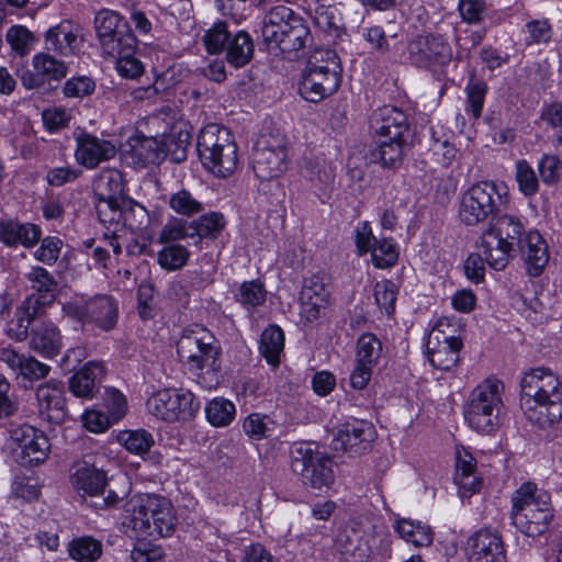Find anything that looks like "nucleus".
Returning a JSON list of instances; mask_svg holds the SVG:
<instances>
[{
  "instance_id": "28",
  "label": "nucleus",
  "mask_w": 562,
  "mask_h": 562,
  "mask_svg": "<svg viewBox=\"0 0 562 562\" xmlns=\"http://www.w3.org/2000/svg\"><path fill=\"white\" fill-rule=\"evenodd\" d=\"M41 238V229L31 223L18 221L0 222V241L9 247L23 245L26 248L33 247Z\"/></svg>"
},
{
  "instance_id": "38",
  "label": "nucleus",
  "mask_w": 562,
  "mask_h": 562,
  "mask_svg": "<svg viewBox=\"0 0 562 562\" xmlns=\"http://www.w3.org/2000/svg\"><path fill=\"white\" fill-rule=\"evenodd\" d=\"M191 143V134L188 130H179L176 133L161 137L164 157H169L173 162H182L187 159L188 147Z\"/></svg>"
},
{
  "instance_id": "27",
  "label": "nucleus",
  "mask_w": 562,
  "mask_h": 562,
  "mask_svg": "<svg viewBox=\"0 0 562 562\" xmlns=\"http://www.w3.org/2000/svg\"><path fill=\"white\" fill-rule=\"evenodd\" d=\"M0 359L14 373L20 374L30 381L44 379L50 371V368L47 364L40 362L32 356L19 353L11 348L3 349L1 351Z\"/></svg>"
},
{
  "instance_id": "10",
  "label": "nucleus",
  "mask_w": 562,
  "mask_h": 562,
  "mask_svg": "<svg viewBox=\"0 0 562 562\" xmlns=\"http://www.w3.org/2000/svg\"><path fill=\"white\" fill-rule=\"evenodd\" d=\"M503 390L499 380L486 379L471 392L464 407V418L471 428L484 434L498 428Z\"/></svg>"
},
{
  "instance_id": "16",
  "label": "nucleus",
  "mask_w": 562,
  "mask_h": 562,
  "mask_svg": "<svg viewBox=\"0 0 562 562\" xmlns=\"http://www.w3.org/2000/svg\"><path fill=\"white\" fill-rule=\"evenodd\" d=\"M407 61L418 68L432 69L452 58L450 44L438 34L419 35L407 43Z\"/></svg>"
},
{
  "instance_id": "20",
  "label": "nucleus",
  "mask_w": 562,
  "mask_h": 562,
  "mask_svg": "<svg viewBox=\"0 0 562 562\" xmlns=\"http://www.w3.org/2000/svg\"><path fill=\"white\" fill-rule=\"evenodd\" d=\"M40 415L44 420L60 424L67 416L65 385L60 381L52 380L38 385L36 389Z\"/></svg>"
},
{
  "instance_id": "42",
  "label": "nucleus",
  "mask_w": 562,
  "mask_h": 562,
  "mask_svg": "<svg viewBox=\"0 0 562 562\" xmlns=\"http://www.w3.org/2000/svg\"><path fill=\"white\" fill-rule=\"evenodd\" d=\"M76 40L77 36L69 30L68 25L58 24L46 32V49L60 55H68L72 53V44Z\"/></svg>"
},
{
  "instance_id": "34",
  "label": "nucleus",
  "mask_w": 562,
  "mask_h": 562,
  "mask_svg": "<svg viewBox=\"0 0 562 562\" xmlns=\"http://www.w3.org/2000/svg\"><path fill=\"white\" fill-rule=\"evenodd\" d=\"M302 172L319 190L330 186L335 180V168L324 157L305 159Z\"/></svg>"
},
{
  "instance_id": "2",
  "label": "nucleus",
  "mask_w": 562,
  "mask_h": 562,
  "mask_svg": "<svg viewBox=\"0 0 562 562\" xmlns=\"http://www.w3.org/2000/svg\"><path fill=\"white\" fill-rule=\"evenodd\" d=\"M369 123L373 137L370 160L384 169H398L409 149L407 114L400 108L383 105L372 112Z\"/></svg>"
},
{
  "instance_id": "48",
  "label": "nucleus",
  "mask_w": 562,
  "mask_h": 562,
  "mask_svg": "<svg viewBox=\"0 0 562 562\" xmlns=\"http://www.w3.org/2000/svg\"><path fill=\"white\" fill-rule=\"evenodd\" d=\"M373 265L379 269L393 267L398 259V250L392 238L376 240L371 249Z\"/></svg>"
},
{
  "instance_id": "7",
  "label": "nucleus",
  "mask_w": 562,
  "mask_h": 562,
  "mask_svg": "<svg viewBox=\"0 0 562 562\" xmlns=\"http://www.w3.org/2000/svg\"><path fill=\"white\" fill-rule=\"evenodd\" d=\"M512 524L528 537L543 535L553 519L550 496L546 492L537 493L533 483L522 484L512 496Z\"/></svg>"
},
{
  "instance_id": "44",
  "label": "nucleus",
  "mask_w": 562,
  "mask_h": 562,
  "mask_svg": "<svg viewBox=\"0 0 562 562\" xmlns=\"http://www.w3.org/2000/svg\"><path fill=\"white\" fill-rule=\"evenodd\" d=\"M113 45V47H106L105 42L101 43V48L104 54L117 58L120 56H127L130 54H135L137 40L132 32L131 26L126 27V32L120 31L115 35L110 37L109 45Z\"/></svg>"
},
{
  "instance_id": "8",
  "label": "nucleus",
  "mask_w": 562,
  "mask_h": 562,
  "mask_svg": "<svg viewBox=\"0 0 562 562\" xmlns=\"http://www.w3.org/2000/svg\"><path fill=\"white\" fill-rule=\"evenodd\" d=\"M196 151L202 166L215 177L227 178L237 169V145L227 127L204 126L198 135Z\"/></svg>"
},
{
  "instance_id": "26",
  "label": "nucleus",
  "mask_w": 562,
  "mask_h": 562,
  "mask_svg": "<svg viewBox=\"0 0 562 562\" xmlns=\"http://www.w3.org/2000/svg\"><path fill=\"white\" fill-rule=\"evenodd\" d=\"M117 439L128 452L142 457L153 465L162 464L164 456L150 450L155 445V439L149 431L145 429L125 430L119 435Z\"/></svg>"
},
{
  "instance_id": "61",
  "label": "nucleus",
  "mask_w": 562,
  "mask_h": 562,
  "mask_svg": "<svg viewBox=\"0 0 562 562\" xmlns=\"http://www.w3.org/2000/svg\"><path fill=\"white\" fill-rule=\"evenodd\" d=\"M95 85L91 78L77 77L67 80L64 85V94L68 98H83L94 91Z\"/></svg>"
},
{
  "instance_id": "40",
  "label": "nucleus",
  "mask_w": 562,
  "mask_h": 562,
  "mask_svg": "<svg viewBox=\"0 0 562 562\" xmlns=\"http://www.w3.org/2000/svg\"><path fill=\"white\" fill-rule=\"evenodd\" d=\"M132 153L137 164L142 166L156 164L164 158L161 138L142 136L135 139Z\"/></svg>"
},
{
  "instance_id": "22",
  "label": "nucleus",
  "mask_w": 562,
  "mask_h": 562,
  "mask_svg": "<svg viewBox=\"0 0 562 562\" xmlns=\"http://www.w3.org/2000/svg\"><path fill=\"white\" fill-rule=\"evenodd\" d=\"M469 542L472 562H507L504 541L499 533L490 529L480 530Z\"/></svg>"
},
{
  "instance_id": "62",
  "label": "nucleus",
  "mask_w": 562,
  "mask_h": 562,
  "mask_svg": "<svg viewBox=\"0 0 562 562\" xmlns=\"http://www.w3.org/2000/svg\"><path fill=\"white\" fill-rule=\"evenodd\" d=\"M142 539L132 551L133 562H159L164 557L162 549Z\"/></svg>"
},
{
  "instance_id": "18",
  "label": "nucleus",
  "mask_w": 562,
  "mask_h": 562,
  "mask_svg": "<svg viewBox=\"0 0 562 562\" xmlns=\"http://www.w3.org/2000/svg\"><path fill=\"white\" fill-rule=\"evenodd\" d=\"M376 437L372 423L364 419L347 422L337 429L331 441L335 451L360 456L368 451Z\"/></svg>"
},
{
  "instance_id": "9",
  "label": "nucleus",
  "mask_w": 562,
  "mask_h": 562,
  "mask_svg": "<svg viewBox=\"0 0 562 562\" xmlns=\"http://www.w3.org/2000/svg\"><path fill=\"white\" fill-rule=\"evenodd\" d=\"M290 468L301 483L312 490L329 487L335 480L331 458L314 441L294 442L290 449Z\"/></svg>"
},
{
  "instance_id": "15",
  "label": "nucleus",
  "mask_w": 562,
  "mask_h": 562,
  "mask_svg": "<svg viewBox=\"0 0 562 562\" xmlns=\"http://www.w3.org/2000/svg\"><path fill=\"white\" fill-rule=\"evenodd\" d=\"M65 313L81 323H90L103 331L115 328L119 318L117 302L110 295L101 294L82 304L68 303Z\"/></svg>"
},
{
  "instance_id": "19",
  "label": "nucleus",
  "mask_w": 562,
  "mask_h": 562,
  "mask_svg": "<svg viewBox=\"0 0 562 562\" xmlns=\"http://www.w3.org/2000/svg\"><path fill=\"white\" fill-rule=\"evenodd\" d=\"M329 277L325 272H316L304 278L300 292L301 315L306 322H314L321 316V311L329 304Z\"/></svg>"
},
{
  "instance_id": "29",
  "label": "nucleus",
  "mask_w": 562,
  "mask_h": 562,
  "mask_svg": "<svg viewBox=\"0 0 562 562\" xmlns=\"http://www.w3.org/2000/svg\"><path fill=\"white\" fill-rule=\"evenodd\" d=\"M31 349L45 358H54L60 351L61 337L53 323H42L32 330Z\"/></svg>"
},
{
  "instance_id": "13",
  "label": "nucleus",
  "mask_w": 562,
  "mask_h": 562,
  "mask_svg": "<svg viewBox=\"0 0 562 562\" xmlns=\"http://www.w3.org/2000/svg\"><path fill=\"white\" fill-rule=\"evenodd\" d=\"M325 68H305L299 85V92L308 102L317 103L334 94L340 87L342 67L337 54H329Z\"/></svg>"
},
{
  "instance_id": "52",
  "label": "nucleus",
  "mask_w": 562,
  "mask_h": 562,
  "mask_svg": "<svg viewBox=\"0 0 562 562\" xmlns=\"http://www.w3.org/2000/svg\"><path fill=\"white\" fill-rule=\"evenodd\" d=\"M266 290L258 281L244 282L236 294L237 301L247 310L257 307L266 301Z\"/></svg>"
},
{
  "instance_id": "30",
  "label": "nucleus",
  "mask_w": 562,
  "mask_h": 562,
  "mask_svg": "<svg viewBox=\"0 0 562 562\" xmlns=\"http://www.w3.org/2000/svg\"><path fill=\"white\" fill-rule=\"evenodd\" d=\"M40 300L29 296L14 312V317L9 322L7 334L16 341H23L29 336V328L37 316Z\"/></svg>"
},
{
  "instance_id": "31",
  "label": "nucleus",
  "mask_w": 562,
  "mask_h": 562,
  "mask_svg": "<svg viewBox=\"0 0 562 562\" xmlns=\"http://www.w3.org/2000/svg\"><path fill=\"white\" fill-rule=\"evenodd\" d=\"M92 187L95 200L122 201L126 198L123 175L116 169L102 170L93 180Z\"/></svg>"
},
{
  "instance_id": "41",
  "label": "nucleus",
  "mask_w": 562,
  "mask_h": 562,
  "mask_svg": "<svg viewBox=\"0 0 562 562\" xmlns=\"http://www.w3.org/2000/svg\"><path fill=\"white\" fill-rule=\"evenodd\" d=\"M68 551L77 562H95L102 554V543L92 537H80L69 542Z\"/></svg>"
},
{
  "instance_id": "1",
  "label": "nucleus",
  "mask_w": 562,
  "mask_h": 562,
  "mask_svg": "<svg viewBox=\"0 0 562 562\" xmlns=\"http://www.w3.org/2000/svg\"><path fill=\"white\" fill-rule=\"evenodd\" d=\"M483 254L494 270H503L520 255L531 277L542 273L549 261L548 245L537 231H527L515 215L502 214L483 233Z\"/></svg>"
},
{
  "instance_id": "4",
  "label": "nucleus",
  "mask_w": 562,
  "mask_h": 562,
  "mask_svg": "<svg viewBox=\"0 0 562 562\" xmlns=\"http://www.w3.org/2000/svg\"><path fill=\"white\" fill-rule=\"evenodd\" d=\"M263 43L276 47L286 59L294 60L306 54L313 36L306 20L285 5H276L263 18Z\"/></svg>"
},
{
  "instance_id": "55",
  "label": "nucleus",
  "mask_w": 562,
  "mask_h": 562,
  "mask_svg": "<svg viewBox=\"0 0 562 562\" xmlns=\"http://www.w3.org/2000/svg\"><path fill=\"white\" fill-rule=\"evenodd\" d=\"M516 180L518 182L519 190L526 196L536 194L539 189L536 172L526 160H518L516 162Z\"/></svg>"
},
{
  "instance_id": "23",
  "label": "nucleus",
  "mask_w": 562,
  "mask_h": 562,
  "mask_svg": "<svg viewBox=\"0 0 562 562\" xmlns=\"http://www.w3.org/2000/svg\"><path fill=\"white\" fill-rule=\"evenodd\" d=\"M77 143L76 158L80 165L89 169L98 167L99 164L108 161L116 155V148L110 140L101 139L92 134H82L78 137Z\"/></svg>"
},
{
  "instance_id": "33",
  "label": "nucleus",
  "mask_w": 562,
  "mask_h": 562,
  "mask_svg": "<svg viewBox=\"0 0 562 562\" xmlns=\"http://www.w3.org/2000/svg\"><path fill=\"white\" fill-rule=\"evenodd\" d=\"M126 27H130L128 22L114 11L101 10L94 18V29L99 42L100 44L105 42L108 48L113 47L112 44L109 45L110 37L122 30L126 32Z\"/></svg>"
},
{
  "instance_id": "57",
  "label": "nucleus",
  "mask_w": 562,
  "mask_h": 562,
  "mask_svg": "<svg viewBox=\"0 0 562 562\" xmlns=\"http://www.w3.org/2000/svg\"><path fill=\"white\" fill-rule=\"evenodd\" d=\"M184 238H194L192 222L187 224L182 221H175L164 226L159 239L162 244L173 243Z\"/></svg>"
},
{
  "instance_id": "24",
  "label": "nucleus",
  "mask_w": 562,
  "mask_h": 562,
  "mask_svg": "<svg viewBox=\"0 0 562 562\" xmlns=\"http://www.w3.org/2000/svg\"><path fill=\"white\" fill-rule=\"evenodd\" d=\"M104 374L102 362L89 361L69 379V391L76 397L92 398L99 392Z\"/></svg>"
},
{
  "instance_id": "35",
  "label": "nucleus",
  "mask_w": 562,
  "mask_h": 562,
  "mask_svg": "<svg viewBox=\"0 0 562 562\" xmlns=\"http://www.w3.org/2000/svg\"><path fill=\"white\" fill-rule=\"evenodd\" d=\"M340 553L352 562H366L370 557L368 542L353 529L345 530L337 537Z\"/></svg>"
},
{
  "instance_id": "32",
  "label": "nucleus",
  "mask_w": 562,
  "mask_h": 562,
  "mask_svg": "<svg viewBox=\"0 0 562 562\" xmlns=\"http://www.w3.org/2000/svg\"><path fill=\"white\" fill-rule=\"evenodd\" d=\"M226 60L234 68H241L248 65L255 54V44L250 34L246 31H238L231 35L226 46Z\"/></svg>"
},
{
  "instance_id": "56",
  "label": "nucleus",
  "mask_w": 562,
  "mask_h": 562,
  "mask_svg": "<svg viewBox=\"0 0 562 562\" xmlns=\"http://www.w3.org/2000/svg\"><path fill=\"white\" fill-rule=\"evenodd\" d=\"M269 423L268 416L254 413L245 418L243 429L250 439L261 440L268 436Z\"/></svg>"
},
{
  "instance_id": "49",
  "label": "nucleus",
  "mask_w": 562,
  "mask_h": 562,
  "mask_svg": "<svg viewBox=\"0 0 562 562\" xmlns=\"http://www.w3.org/2000/svg\"><path fill=\"white\" fill-rule=\"evenodd\" d=\"M232 33L228 31V25L224 21L215 23L203 35V43L205 49L210 54H220L225 52Z\"/></svg>"
},
{
  "instance_id": "47",
  "label": "nucleus",
  "mask_w": 562,
  "mask_h": 562,
  "mask_svg": "<svg viewBox=\"0 0 562 562\" xmlns=\"http://www.w3.org/2000/svg\"><path fill=\"white\" fill-rule=\"evenodd\" d=\"M122 217L123 225L131 228L132 231H140L146 228L149 223V215L147 210L134 202L131 199L125 198L122 200Z\"/></svg>"
},
{
  "instance_id": "5",
  "label": "nucleus",
  "mask_w": 562,
  "mask_h": 562,
  "mask_svg": "<svg viewBox=\"0 0 562 562\" xmlns=\"http://www.w3.org/2000/svg\"><path fill=\"white\" fill-rule=\"evenodd\" d=\"M177 352L203 387L213 389L221 383L220 350L215 346V337L207 329H186L177 342Z\"/></svg>"
},
{
  "instance_id": "53",
  "label": "nucleus",
  "mask_w": 562,
  "mask_h": 562,
  "mask_svg": "<svg viewBox=\"0 0 562 562\" xmlns=\"http://www.w3.org/2000/svg\"><path fill=\"white\" fill-rule=\"evenodd\" d=\"M357 346V361L374 366L381 356V341L373 334L367 333L360 336Z\"/></svg>"
},
{
  "instance_id": "21",
  "label": "nucleus",
  "mask_w": 562,
  "mask_h": 562,
  "mask_svg": "<svg viewBox=\"0 0 562 562\" xmlns=\"http://www.w3.org/2000/svg\"><path fill=\"white\" fill-rule=\"evenodd\" d=\"M252 169L261 180L279 177L286 169V149L283 145H258L252 153Z\"/></svg>"
},
{
  "instance_id": "17",
  "label": "nucleus",
  "mask_w": 562,
  "mask_h": 562,
  "mask_svg": "<svg viewBox=\"0 0 562 562\" xmlns=\"http://www.w3.org/2000/svg\"><path fill=\"white\" fill-rule=\"evenodd\" d=\"M11 439L16 443L14 454L23 467L42 463L48 457L50 443L42 430L30 425H22L11 432Z\"/></svg>"
},
{
  "instance_id": "43",
  "label": "nucleus",
  "mask_w": 562,
  "mask_h": 562,
  "mask_svg": "<svg viewBox=\"0 0 562 562\" xmlns=\"http://www.w3.org/2000/svg\"><path fill=\"white\" fill-rule=\"evenodd\" d=\"M34 70L42 75L43 80L60 81L67 75V66L48 53H40L33 57Z\"/></svg>"
},
{
  "instance_id": "12",
  "label": "nucleus",
  "mask_w": 562,
  "mask_h": 562,
  "mask_svg": "<svg viewBox=\"0 0 562 562\" xmlns=\"http://www.w3.org/2000/svg\"><path fill=\"white\" fill-rule=\"evenodd\" d=\"M150 414L165 422H186L193 418L200 402L192 392L182 389H164L147 400Z\"/></svg>"
},
{
  "instance_id": "59",
  "label": "nucleus",
  "mask_w": 562,
  "mask_h": 562,
  "mask_svg": "<svg viewBox=\"0 0 562 562\" xmlns=\"http://www.w3.org/2000/svg\"><path fill=\"white\" fill-rule=\"evenodd\" d=\"M104 405L113 420L121 419L126 412V398L116 389L106 387L103 395Z\"/></svg>"
},
{
  "instance_id": "11",
  "label": "nucleus",
  "mask_w": 562,
  "mask_h": 562,
  "mask_svg": "<svg viewBox=\"0 0 562 562\" xmlns=\"http://www.w3.org/2000/svg\"><path fill=\"white\" fill-rule=\"evenodd\" d=\"M503 202L499 187L492 181H481L470 187L459 205L460 221L467 226H476L494 221Z\"/></svg>"
},
{
  "instance_id": "45",
  "label": "nucleus",
  "mask_w": 562,
  "mask_h": 562,
  "mask_svg": "<svg viewBox=\"0 0 562 562\" xmlns=\"http://www.w3.org/2000/svg\"><path fill=\"white\" fill-rule=\"evenodd\" d=\"M468 112L471 113L474 120H477L483 110L485 95L487 93V85L482 79H476L474 74H471L469 82L465 87Z\"/></svg>"
},
{
  "instance_id": "58",
  "label": "nucleus",
  "mask_w": 562,
  "mask_h": 562,
  "mask_svg": "<svg viewBox=\"0 0 562 562\" xmlns=\"http://www.w3.org/2000/svg\"><path fill=\"white\" fill-rule=\"evenodd\" d=\"M122 201L95 200V212L101 223L119 224L122 217Z\"/></svg>"
},
{
  "instance_id": "36",
  "label": "nucleus",
  "mask_w": 562,
  "mask_h": 562,
  "mask_svg": "<svg viewBox=\"0 0 562 562\" xmlns=\"http://www.w3.org/2000/svg\"><path fill=\"white\" fill-rule=\"evenodd\" d=\"M25 276L32 289L40 293L38 297L33 296L34 300H40V306L54 301L57 282L45 268L32 267Z\"/></svg>"
},
{
  "instance_id": "54",
  "label": "nucleus",
  "mask_w": 562,
  "mask_h": 562,
  "mask_svg": "<svg viewBox=\"0 0 562 562\" xmlns=\"http://www.w3.org/2000/svg\"><path fill=\"white\" fill-rule=\"evenodd\" d=\"M169 205L176 213L186 216H192L203 211V204L184 189L171 195Z\"/></svg>"
},
{
  "instance_id": "14",
  "label": "nucleus",
  "mask_w": 562,
  "mask_h": 562,
  "mask_svg": "<svg viewBox=\"0 0 562 562\" xmlns=\"http://www.w3.org/2000/svg\"><path fill=\"white\" fill-rule=\"evenodd\" d=\"M70 482L82 497L90 496L97 498L91 505L98 509L114 507L121 499L112 491H109L106 496L100 497L106 485V475L86 459L77 461L72 465Z\"/></svg>"
},
{
  "instance_id": "25",
  "label": "nucleus",
  "mask_w": 562,
  "mask_h": 562,
  "mask_svg": "<svg viewBox=\"0 0 562 562\" xmlns=\"http://www.w3.org/2000/svg\"><path fill=\"white\" fill-rule=\"evenodd\" d=\"M437 344L435 346L427 342V356L430 363L443 371H449L457 366L459 352L463 346L462 340L456 336H435Z\"/></svg>"
},
{
  "instance_id": "39",
  "label": "nucleus",
  "mask_w": 562,
  "mask_h": 562,
  "mask_svg": "<svg viewBox=\"0 0 562 562\" xmlns=\"http://www.w3.org/2000/svg\"><path fill=\"white\" fill-rule=\"evenodd\" d=\"M225 226V216L220 212L201 215L198 220L192 221L193 237L214 240L222 234Z\"/></svg>"
},
{
  "instance_id": "60",
  "label": "nucleus",
  "mask_w": 562,
  "mask_h": 562,
  "mask_svg": "<svg viewBox=\"0 0 562 562\" xmlns=\"http://www.w3.org/2000/svg\"><path fill=\"white\" fill-rule=\"evenodd\" d=\"M61 245L63 241L58 237L47 236L35 251V258L46 265H53L59 257Z\"/></svg>"
},
{
  "instance_id": "37",
  "label": "nucleus",
  "mask_w": 562,
  "mask_h": 562,
  "mask_svg": "<svg viewBox=\"0 0 562 562\" xmlns=\"http://www.w3.org/2000/svg\"><path fill=\"white\" fill-rule=\"evenodd\" d=\"M284 347V335L282 329L277 325L268 326L261 334L260 352L268 363L277 367L279 357Z\"/></svg>"
},
{
  "instance_id": "3",
  "label": "nucleus",
  "mask_w": 562,
  "mask_h": 562,
  "mask_svg": "<svg viewBox=\"0 0 562 562\" xmlns=\"http://www.w3.org/2000/svg\"><path fill=\"white\" fill-rule=\"evenodd\" d=\"M520 401L527 418L546 428L562 418V382L542 368L526 373L520 381Z\"/></svg>"
},
{
  "instance_id": "51",
  "label": "nucleus",
  "mask_w": 562,
  "mask_h": 562,
  "mask_svg": "<svg viewBox=\"0 0 562 562\" xmlns=\"http://www.w3.org/2000/svg\"><path fill=\"white\" fill-rule=\"evenodd\" d=\"M189 256L184 246L171 244L158 252V263L166 270H178L188 262Z\"/></svg>"
},
{
  "instance_id": "50",
  "label": "nucleus",
  "mask_w": 562,
  "mask_h": 562,
  "mask_svg": "<svg viewBox=\"0 0 562 562\" xmlns=\"http://www.w3.org/2000/svg\"><path fill=\"white\" fill-rule=\"evenodd\" d=\"M397 286L391 280H382L374 285V299L380 311L387 316H392L395 311L397 297Z\"/></svg>"
},
{
  "instance_id": "64",
  "label": "nucleus",
  "mask_w": 562,
  "mask_h": 562,
  "mask_svg": "<svg viewBox=\"0 0 562 562\" xmlns=\"http://www.w3.org/2000/svg\"><path fill=\"white\" fill-rule=\"evenodd\" d=\"M33 40L31 32L24 26H13L7 33V41L12 49L24 55L29 50V44Z\"/></svg>"
},
{
  "instance_id": "63",
  "label": "nucleus",
  "mask_w": 562,
  "mask_h": 562,
  "mask_svg": "<svg viewBox=\"0 0 562 562\" xmlns=\"http://www.w3.org/2000/svg\"><path fill=\"white\" fill-rule=\"evenodd\" d=\"M561 160L553 155H546L541 158L538 165L540 177L547 184L555 183L559 180V170L561 168Z\"/></svg>"
},
{
  "instance_id": "46",
  "label": "nucleus",
  "mask_w": 562,
  "mask_h": 562,
  "mask_svg": "<svg viewBox=\"0 0 562 562\" xmlns=\"http://www.w3.org/2000/svg\"><path fill=\"white\" fill-rule=\"evenodd\" d=\"M235 412V405L222 397L212 400L205 408L207 420L215 427L229 425Z\"/></svg>"
},
{
  "instance_id": "6",
  "label": "nucleus",
  "mask_w": 562,
  "mask_h": 562,
  "mask_svg": "<svg viewBox=\"0 0 562 562\" xmlns=\"http://www.w3.org/2000/svg\"><path fill=\"white\" fill-rule=\"evenodd\" d=\"M126 525L140 539H158L173 533L176 517L173 508L165 497L135 495L125 504Z\"/></svg>"
}]
</instances>
